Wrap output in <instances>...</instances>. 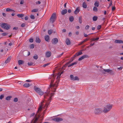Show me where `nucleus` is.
<instances>
[{
    "instance_id": "obj_1",
    "label": "nucleus",
    "mask_w": 123,
    "mask_h": 123,
    "mask_svg": "<svg viewBox=\"0 0 123 123\" xmlns=\"http://www.w3.org/2000/svg\"><path fill=\"white\" fill-rule=\"evenodd\" d=\"M42 109V106H40L37 111V113L36 115V116L37 115L38 117H36L34 119H33L31 121V123H42V121L43 118V116L44 114L45 110H44L43 113L41 114H40V113L39 114H38L40 111H41Z\"/></svg>"
},
{
    "instance_id": "obj_2",
    "label": "nucleus",
    "mask_w": 123,
    "mask_h": 123,
    "mask_svg": "<svg viewBox=\"0 0 123 123\" xmlns=\"http://www.w3.org/2000/svg\"><path fill=\"white\" fill-rule=\"evenodd\" d=\"M54 93L51 92L49 89H48L47 91L44 93V98L47 99V101L46 102L45 105L47 107L49 104L51 100H52V97L54 96Z\"/></svg>"
},
{
    "instance_id": "obj_3",
    "label": "nucleus",
    "mask_w": 123,
    "mask_h": 123,
    "mask_svg": "<svg viewBox=\"0 0 123 123\" xmlns=\"http://www.w3.org/2000/svg\"><path fill=\"white\" fill-rule=\"evenodd\" d=\"M54 77H53L52 79L51 80V81L50 83L49 86L50 88L51 89L53 88L55 90L53 91V92H55V90L56 88L55 87H57L58 86V83L56 82L54 84H53V83L54 81Z\"/></svg>"
},
{
    "instance_id": "obj_4",
    "label": "nucleus",
    "mask_w": 123,
    "mask_h": 123,
    "mask_svg": "<svg viewBox=\"0 0 123 123\" xmlns=\"http://www.w3.org/2000/svg\"><path fill=\"white\" fill-rule=\"evenodd\" d=\"M112 106V105H107L104 107L103 112L105 113L108 112L111 109Z\"/></svg>"
},
{
    "instance_id": "obj_5",
    "label": "nucleus",
    "mask_w": 123,
    "mask_h": 123,
    "mask_svg": "<svg viewBox=\"0 0 123 123\" xmlns=\"http://www.w3.org/2000/svg\"><path fill=\"white\" fill-rule=\"evenodd\" d=\"M95 114L96 115H99L103 112L102 109L100 108H96L94 111Z\"/></svg>"
},
{
    "instance_id": "obj_6",
    "label": "nucleus",
    "mask_w": 123,
    "mask_h": 123,
    "mask_svg": "<svg viewBox=\"0 0 123 123\" xmlns=\"http://www.w3.org/2000/svg\"><path fill=\"white\" fill-rule=\"evenodd\" d=\"M34 90L39 95L42 96L43 94V92L41 90L40 88L35 86L34 87Z\"/></svg>"
},
{
    "instance_id": "obj_7",
    "label": "nucleus",
    "mask_w": 123,
    "mask_h": 123,
    "mask_svg": "<svg viewBox=\"0 0 123 123\" xmlns=\"http://www.w3.org/2000/svg\"><path fill=\"white\" fill-rule=\"evenodd\" d=\"M2 28L6 30H8L10 27V25L6 23H2L1 25Z\"/></svg>"
},
{
    "instance_id": "obj_8",
    "label": "nucleus",
    "mask_w": 123,
    "mask_h": 123,
    "mask_svg": "<svg viewBox=\"0 0 123 123\" xmlns=\"http://www.w3.org/2000/svg\"><path fill=\"white\" fill-rule=\"evenodd\" d=\"M56 14L55 13H53L50 18V22H52L53 23L55 22L56 19Z\"/></svg>"
},
{
    "instance_id": "obj_9",
    "label": "nucleus",
    "mask_w": 123,
    "mask_h": 123,
    "mask_svg": "<svg viewBox=\"0 0 123 123\" xmlns=\"http://www.w3.org/2000/svg\"><path fill=\"white\" fill-rule=\"evenodd\" d=\"M70 79L71 80H79V78L77 76L74 77L73 75H71L70 76Z\"/></svg>"
},
{
    "instance_id": "obj_10",
    "label": "nucleus",
    "mask_w": 123,
    "mask_h": 123,
    "mask_svg": "<svg viewBox=\"0 0 123 123\" xmlns=\"http://www.w3.org/2000/svg\"><path fill=\"white\" fill-rule=\"evenodd\" d=\"M52 120L58 122L59 121H62L63 120L62 118L59 117H56L55 118H53L52 119Z\"/></svg>"
},
{
    "instance_id": "obj_11",
    "label": "nucleus",
    "mask_w": 123,
    "mask_h": 123,
    "mask_svg": "<svg viewBox=\"0 0 123 123\" xmlns=\"http://www.w3.org/2000/svg\"><path fill=\"white\" fill-rule=\"evenodd\" d=\"M58 41V40L57 38H54L52 40V43L53 44H55L57 43Z\"/></svg>"
},
{
    "instance_id": "obj_12",
    "label": "nucleus",
    "mask_w": 123,
    "mask_h": 123,
    "mask_svg": "<svg viewBox=\"0 0 123 123\" xmlns=\"http://www.w3.org/2000/svg\"><path fill=\"white\" fill-rule=\"evenodd\" d=\"M51 53L50 51L47 52L45 54V55L46 57H49L51 55Z\"/></svg>"
},
{
    "instance_id": "obj_13",
    "label": "nucleus",
    "mask_w": 123,
    "mask_h": 123,
    "mask_svg": "<svg viewBox=\"0 0 123 123\" xmlns=\"http://www.w3.org/2000/svg\"><path fill=\"white\" fill-rule=\"evenodd\" d=\"M88 56L87 55H83V56H81V57L80 58H79L78 59V60L79 61H81L85 58L87 57H88Z\"/></svg>"
},
{
    "instance_id": "obj_14",
    "label": "nucleus",
    "mask_w": 123,
    "mask_h": 123,
    "mask_svg": "<svg viewBox=\"0 0 123 123\" xmlns=\"http://www.w3.org/2000/svg\"><path fill=\"white\" fill-rule=\"evenodd\" d=\"M115 43H123V41L121 40H116L115 41Z\"/></svg>"
},
{
    "instance_id": "obj_15",
    "label": "nucleus",
    "mask_w": 123,
    "mask_h": 123,
    "mask_svg": "<svg viewBox=\"0 0 123 123\" xmlns=\"http://www.w3.org/2000/svg\"><path fill=\"white\" fill-rule=\"evenodd\" d=\"M35 41L36 43H40L41 42V40L39 37H37L36 38Z\"/></svg>"
},
{
    "instance_id": "obj_16",
    "label": "nucleus",
    "mask_w": 123,
    "mask_h": 123,
    "mask_svg": "<svg viewBox=\"0 0 123 123\" xmlns=\"http://www.w3.org/2000/svg\"><path fill=\"white\" fill-rule=\"evenodd\" d=\"M67 12V10L66 9H65L62 11L61 12V14L62 15H64L66 14Z\"/></svg>"
},
{
    "instance_id": "obj_17",
    "label": "nucleus",
    "mask_w": 123,
    "mask_h": 123,
    "mask_svg": "<svg viewBox=\"0 0 123 123\" xmlns=\"http://www.w3.org/2000/svg\"><path fill=\"white\" fill-rule=\"evenodd\" d=\"M66 43L67 45H69L71 44V42L68 38H67L66 41Z\"/></svg>"
},
{
    "instance_id": "obj_18",
    "label": "nucleus",
    "mask_w": 123,
    "mask_h": 123,
    "mask_svg": "<svg viewBox=\"0 0 123 123\" xmlns=\"http://www.w3.org/2000/svg\"><path fill=\"white\" fill-rule=\"evenodd\" d=\"M45 40L48 42H49V36L48 35H46L45 37Z\"/></svg>"
},
{
    "instance_id": "obj_19",
    "label": "nucleus",
    "mask_w": 123,
    "mask_h": 123,
    "mask_svg": "<svg viewBox=\"0 0 123 123\" xmlns=\"http://www.w3.org/2000/svg\"><path fill=\"white\" fill-rule=\"evenodd\" d=\"M80 10L78 7L77 8L74 12V13L76 14H78L80 12Z\"/></svg>"
},
{
    "instance_id": "obj_20",
    "label": "nucleus",
    "mask_w": 123,
    "mask_h": 123,
    "mask_svg": "<svg viewBox=\"0 0 123 123\" xmlns=\"http://www.w3.org/2000/svg\"><path fill=\"white\" fill-rule=\"evenodd\" d=\"M24 63V61L22 60H19L18 61V64L19 65L23 64Z\"/></svg>"
},
{
    "instance_id": "obj_21",
    "label": "nucleus",
    "mask_w": 123,
    "mask_h": 123,
    "mask_svg": "<svg viewBox=\"0 0 123 123\" xmlns=\"http://www.w3.org/2000/svg\"><path fill=\"white\" fill-rule=\"evenodd\" d=\"M23 86L25 87H28L30 86V85L28 83H26L23 85Z\"/></svg>"
},
{
    "instance_id": "obj_22",
    "label": "nucleus",
    "mask_w": 123,
    "mask_h": 123,
    "mask_svg": "<svg viewBox=\"0 0 123 123\" xmlns=\"http://www.w3.org/2000/svg\"><path fill=\"white\" fill-rule=\"evenodd\" d=\"M11 60V58L10 57H8V58L5 61V63H7L9 62Z\"/></svg>"
},
{
    "instance_id": "obj_23",
    "label": "nucleus",
    "mask_w": 123,
    "mask_h": 123,
    "mask_svg": "<svg viewBox=\"0 0 123 123\" xmlns=\"http://www.w3.org/2000/svg\"><path fill=\"white\" fill-rule=\"evenodd\" d=\"M103 71H104V72H102V73H104V74H105V72H107L108 73H109V71H110V69H103Z\"/></svg>"
},
{
    "instance_id": "obj_24",
    "label": "nucleus",
    "mask_w": 123,
    "mask_h": 123,
    "mask_svg": "<svg viewBox=\"0 0 123 123\" xmlns=\"http://www.w3.org/2000/svg\"><path fill=\"white\" fill-rule=\"evenodd\" d=\"M103 71H104V72H102V73H104V74H105V72H107L108 73H109V71H110V69H103Z\"/></svg>"
},
{
    "instance_id": "obj_25",
    "label": "nucleus",
    "mask_w": 123,
    "mask_h": 123,
    "mask_svg": "<svg viewBox=\"0 0 123 123\" xmlns=\"http://www.w3.org/2000/svg\"><path fill=\"white\" fill-rule=\"evenodd\" d=\"M99 5V3L97 1H96L94 3V5L97 7H98Z\"/></svg>"
},
{
    "instance_id": "obj_26",
    "label": "nucleus",
    "mask_w": 123,
    "mask_h": 123,
    "mask_svg": "<svg viewBox=\"0 0 123 123\" xmlns=\"http://www.w3.org/2000/svg\"><path fill=\"white\" fill-rule=\"evenodd\" d=\"M110 71L109 73L111 75H113L114 74V72L113 70L110 69Z\"/></svg>"
},
{
    "instance_id": "obj_27",
    "label": "nucleus",
    "mask_w": 123,
    "mask_h": 123,
    "mask_svg": "<svg viewBox=\"0 0 123 123\" xmlns=\"http://www.w3.org/2000/svg\"><path fill=\"white\" fill-rule=\"evenodd\" d=\"M79 21L80 23L81 24L82 22V19L81 16H80L79 18Z\"/></svg>"
},
{
    "instance_id": "obj_28",
    "label": "nucleus",
    "mask_w": 123,
    "mask_h": 123,
    "mask_svg": "<svg viewBox=\"0 0 123 123\" xmlns=\"http://www.w3.org/2000/svg\"><path fill=\"white\" fill-rule=\"evenodd\" d=\"M82 53H83L81 52V51L77 53L76 54L77 56H78L82 55Z\"/></svg>"
},
{
    "instance_id": "obj_29",
    "label": "nucleus",
    "mask_w": 123,
    "mask_h": 123,
    "mask_svg": "<svg viewBox=\"0 0 123 123\" xmlns=\"http://www.w3.org/2000/svg\"><path fill=\"white\" fill-rule=\"evenodd\" d=\"M6 11L7 12H14V10L10 8H7L6 9Z\"/></svg>"
},
{
    "instance_id": "obj_30",
    "label": "nucleus",
    "mask_w": 123,
    "mask_h": 123,
    "mask_svg": "<svg viewBox=\"0 0 123 123\" xmlns=\"http://www.w3.org/2000/svg\"><path fill=\"white\" fill-rule=\"evenodd\" d=\"M98 19V17L96 16H94L93 17V20L94 21H96Z\"/></svg>"
},
{
    "instance_id": "obj_31",
    "label": "nucleus",
    "mask_w": 123,
    "mask_h": 123,
    "mask_svg": "<svg viewBox=\"0 0 123 123\" xmlns=\"http://www.w3.org/2000/svg\"><path fill=\"white\" fill-rule=\"evenodd\" d=\"M12 98V97L11 96H8L6 98V99L7 100H10Z\"/></svg>"
},
{
    "instance_id": "obj_32",
    "label": "nucleus",
    "mask_w": 123,
    "mask_h": 123,
    "mask_svg": "<svg viewBox=\"0 0 123 123\" xmlns=\"http://www.w3.org/2000/svg\"><path fill=\"white\" fill-rule=\"evenodd\" d=\"M69 20L71 22H73L74 20V18L73 16H71L69 18Z\"/></svg>"
},
{
    "instance_id": "obj_33",
    "label": "nucleus",
    "mask_w": 123,
    "mask_h": 123,
    "mask_svg": "<svg viewBox=\"0 0 123 123\" xmlns=\"http://www.w3.org/2000/svg\"><path fill=\"white\" fill-rule=\"evenodd\" d=\"M83 7L84 8H86L87 5L86 3L85 2H84L83 4Z\"/></svg>"
},
{
    "instance_id": "obj_34",
    "label": "nucleus",
    "mask_w": 123,
    "mask_h": 123,
    "mask_svg": "<svg viewBox=\"0 0 123 123\" xmlns=\"http://www.w3.org/2000/svg\"><path fill=\"white\" fill-rule=\"evenodd\" d=\"M53 32V31L51 29H50L48 31V33L49 35H50Z\"/></svg>"
},
{
    "instance_id": "obj_35",
    "label": "nucleus",
    "mask_w": 123,
    "mask_h": 123,
    "mask_svg": "<svg viewBox=\"0 0 123 123\" xmlns=\"http://www.w3.org/2000/svg\"><path fill=\"white\" fill-rule=\"evenodd\" d=\"M38 9H34L32 10L31 12H36L38 11Z\"/></svg>"
},
{
    "instance_id": "obj_36",
    "label": "nucleus",
    "mask_w": 123,
    "mask_h": 123,
    "mask_svg": "<svg viewBox=\"0 0 123 123\" xmlns=\"http://www.w3.org/2000/svg\"><path fill=\"white\" fill-rule=\"evenodd\" d=\"M38 58V56L36 55L35 54L34 55V56H33V58L34 59L37 60V59Z\"/></svg>"
},
{
    "instance_id": "obj_37",
    "label": "nucleus",
    "mask_w": 123,
    "mask_h": 123,
    "mask_svg": "<svg viewBox=\"0 0 123 123\" xmlns=\"http://www.w3.org/2000/svg\"><path fill=\"white\" fill-rule=\"evenodd\" d=\"M93 10L94 12H97L98 10L97 8L96 7L94 6L93 8Z\"/></svg>"
},
{
    "instance_id": "obj_38",
    "label": "nucleus",
    "mask_w": 123,
    "mask_h": 123,
    "mask_svg": "<svg viewBox=\"0 0 123 123\" xmlns=\"http://www.w3.org/2000/svg\"><path fill=\"white\" fill-rule=\"evenodd\" d=\"M24 15L23 14H18L17 15V16L19 17H22L24 16Z\"/></svg>"
},
{
    "instance_id": "obj_39",
    "label": "nucleus",
    "mask_w": 123,
    "mask_h": 123,
    "mask_svg": "<svg viewBox=\"0 0 123 123\" xmlns=\"http://www.w3.org/2000/svg\"><path fill=\"white\" fill-rule=\"evenodd\" d=\"M34 64L32 62H29L28 63V64L29 66H31Z\"/></svg>"
},
{
    "instance_id": "obj_40",
    "label": "nucleus",
    "mask_w": 123,
    "mask_h": 123,
    "mask_svg": "<svg viewBox=\"0 0 123 123\" xmlns=\"http://www.w3.org/2000/svg\"><path fill=\"white\" fill-rule=\"evenodd\" d=\"M34 47V44H32L30 45V48H33Z\"/></svg>"
},
{
    "instance_id": "obj_41",
    "label": "nucleus",
    "mask_w": 123,
    "mask_h": 123,
    "mask_svg": "<svg viewBox=\"0 0 123 123\" xmlns=\"http://www.w3.org/2000/svg\"><path fill=\"white\" fill-rule=\"evenodd\" d=\"M4 94H1L0 96V99L2 100L3 98H4Z\"/></svg>"
},
{
    "instance_id": "obj_42",
    "label": "nucleus",
    "mask_w": 123,
    "mask_h": 123,
    "mask_svg": "<svg viewBox=\"0 0 123 123\" xmlns=\"http://www.w3.org/2000/svg\"><path fill=\"white\" fill-rule=\"evenodd\" d=\"M30 18H31L32 19H34L35 18V17L34 15H31L30 16Z\"/></svg>"
},
{
    "instance_id": "obj_43",
    "label": "nucleus",
    "mask_w": 123,
    "mask_h": 123,
    "mask_svg": "<svg viewBox=\"0 0 123 123\" xmlns=\"http://www.w3.org/2000/svg\"><path fill=\"white\" fill-rule=\"evenodd\" d=\"M18 101V99L17 98H14L13 100L15 102H17Z\"/></svg>"
},
{
    "instance_id": "obj_44",
    "label": "nucleus",
    "mask_w": 123,
    "mask_h": 123,
    "mask_svg": "<svg viewBox=\"0 0 123 123\" xmlns=\"http://www.w3.org/2000/svg\"><path fill=\"white\" fill-rule=\"evenodd\" d=\"M63 53H64V52H63L61 54H60V55H58L57 57V58H59L60 57L63 55Z\"/></svg>"
},
{
    "instance_id": "obj_45",
    "label": "nucleus",
    "mask_w": 123,
    "mask_h": 123,
    "mask_svg": "<svg viewBox=\"0 0 123 123\" xmlns=\"http://www.w3.org/2000/svg\"><path fill=\"white\" fill-rule=\"evenodd\" d=\"M90 39V38H89L88 39H86L84 40L82 42V43H83L87 41L88 40V39Z\"/></svg>"
},
{
    "instance_id": "obj_46",
    "label": "nucleus",
    "mask_w": 123,
    "mask_h": 123,
    "mask_svg": "<svg viewBox=\"0 0 123 123\" xmlns=\"http://www.w3.org/2000/svg\"><path fill=\"white\" fill-rule=\"evenodd\" d=\"M74 60V59H72L70 60L68 62V64H69L70 63H71V62H72L73 60Z\"/></svg>"
},
{
    "instance_id": "obj_47",
    "label": "nucleus",
    "mask_w": 123,
    "mask_h": 123,
    "mask_svg": "<svg viewBox=\"0 0 123 123\" xmlns=\"http://www.w3.org/2000/svg\"><path fill=\"white\" fill-rule=\"evenodd\" d=\"M29 42L31 43H32V42H33V39L32 38H31L30 39H29Z\"/></svg>"
},
{
    "instance_id": "obj_48",
    "label": "nucleus",
    "mask_w": 123,
    "mask_h": 123,
    "mask_svg": "<svg viewBox=\"0 0 123 123\" xmlns=\"http://www.w3.org/2000/svg\"><path fill=\"white\" fill-rule=\"evenodd\" d=\"M101 27V25H98V26L97 27V29L98 30H99Z\"/></svg>"
},
{
    "instance_id": "obj_49",
    "label": "nucleus",
    "mask_w": 123,
    "mask_h": 123,
    "mask_svg": "<svg viewBox=\"0 0 123 123\" xmlns=\"http://www.w3.org/2000/svg\"><path fill=\"white\" fill-rule=\"evenodd\" d=\"M99 39V37H98L96 38H93V41H95L96 40H98V39Z\"/></svg>"
},
{
    "instance_id": "obj_50",
    "label": "nucleus",
    "mask_w": 123,
    "mask_h": 123,
    "mask_svg": "<svg viewBox=\"0 0 123 123\" xmlns=\"http://www.w3.org/2000/svg\"><path fill=\"white\" fill-rule=\"evenodd\" d=\"M50 64V63H48L46 64H44L43 65V67H45L47 66H48L49 64Z\"/></svg>"
},
{
    "instance_id": "obj_51",
    "label": "nucleus",
    "mask_w": 123,
    "mask_h": 123,
    "mask_svg": "<svg viewBox=\"0 0 123 123\" xmlns=\"http://www.w3.org/2000/svg\"><path fill=\"white\" fill-rule=\"evenodd\" d=\"M69 64L68 63V62L66 64H65L62 67V68H63V67H67V66L68 64Z\"/></svg>"
},
{
    "instance_id": "obj_52",
    "label": "nucleus",
    "mask_w": 123,
    "mask_h": 123,
    "mask_svg": "<svg viewBox=\"0 0 123 123\" xmlns=\"http://www.w3.org/2000/svg\"><path fill=\"white\" fill-rule=\"evenodd\" d=\"M78 63L77 62H74L73 63H71L72 65H74L77 64Z\"/></svg>"
},
{
    "instance_id": "obj_53",
    "label": "nucleus",
    "mask_w": 123,
    "mask_h": 123,
    "mask_svg": "<svg viewBox=\"0 0 123 123\" xmlns=\"http://www.w3.org/2000/svg\"><path fill=\"white\" fill-rule=\"evenodd\" d=\"M89 27V26L88 25H86L85 27V29L87 30L88 29Z\"/></svg>"
},
{
    "instance_id": "obj_54",
    "label": "nucleus",
    "mask_w": 123,
    "mask_h": 123,
    "mask_svg": "<svg viewBox=\"0 0 123 123\" xmlns=\"http://www.w3.org/2000/svg\"><path fill=\"white\" fill-rule=\"evenodd\" d=\"M41 2L40 1H38L36 2V4H40Z\"/></svg>"
},
{
    "instance_id": "obj_55",
    "label": "nucleus",
    "mask_w": 123,
    "mask_h": 123,
    "mask_svg": "<svg viewBox=\"0 0 123 123\" xmlns=\"http://www.w3.org/2000/svg\"><path fill=\"white\" fill-rule=\"evenodd\" d=\"M25 23H23L21 25V26L22 27H24L25 26Z\"/></svg>"
},
{
    "instance_id": "obj_56",
    "label": "nucleus",
    "mask_w": 123,
    "mask_h": 123,
    "mask_svg": "<svg viewBox=\"0 0 123 123\" xmlns=\"http://www.w3.org/2000/svg\"><path fill=\"white\" fill-rule=\"evenodd\" d=\"M18 29V27H14L13 28V30H17Z\"/></svg>"
},
{
    "instance_id": "obj_57",
    "label": "nucleus",
    "mask_w": 123,
    "mask_h": 123,
    "mask_svg": "<svg viewBox=\"0 0 123 123\" xmlns=\"http://www.w3.org/2000/svg\"><path fill=\"white\" fill-rule=\"evenodd\" d=\"M115 9V6H113L112 8V11H114Z\"/></svg>"
},
{
    "instance_id": "obj_58",
    "label": "nucleus",
    "mask_w": 123,
    "mask_h": 123,
    "mask_svg": "<svg viewBox=\"0 0 123 123\" xmlns=\"http://www.w3.org/2000/svg\"><path fill=\"white\" fill-rule=\"evenodd\" d=\"M7 34H6V33H2V35L3 36H5Z\"/></svg>"
},
{
    "instance_id": "obj_59",
    "label": "nucleus",
    "mask_w": 123,
    "mask_h": 123,
    "mask_svg": "<svg viewBox=\"0 0 123 123\" xmlns=\"http://www.w3.org/2000/svg\"><path fill=\"white\" fill-rule=\"evenodd\" d=\"M123 68V67H120L119 68H117V69L119 70H121Z\"/></svg>"
},
{
    "instance_id": "obj_60",
    "label": "nucleus",
    "mask_w": 123,
    "mask_h": 123,
    "mask_svg": "<svg viewBox=\"0 0 123 123\" xmlns=\"http://www.w3.org/2000/svg\"><path fill=\"white\" fill-rule=\"evenodd\" d=\"M95 44L94 43H91L90 45V46H92L93 45H94Z\"/></svg>"
},
{
    "instance_id": "obj_61",
    "label": "nucleus",
    "mask_w": 123,
    "mask_h": 123,
    "mask_svg": "<svg viewBox=\"0 0 123 123\" xmlns=\"http://www.w3.org/2000/svg\"><path fill=\"white\" fill-rule=\"evenodd\" d=\"M28 17L27 16H26L25 17V19L26 20H27L28 19Z\"/></svg>"
},
{
    "instance_id": "obj_62",
    "label": "nucleus",
    "mask_w": 123,
    "mask_h": 123,
    "mask_svg": "<svg viewBox=\"0 0 123 123\" xmlns=\"http://www.w3.org/2000/svg\"><path fill=\"white\" fill-rule=\"evenodd\" d=\"M76 56V54H75V55H74L73 57H72L71 58L72 59H74V58Z\"/></svg>"
},
{
    "instance_id": "obj_63",
    "label": "nucleus",
    "mask_w": 123,
    "mask_h": 123,
    "mask_svg": "<svg viewBox=\"0 0 123 123\" xmlns=\"http://www.w3.org/2000/svg\"><path fill=\"white\" fill-rule=\"evenodd\" d=\"M24 3V1L23 0H22L20 1V4H22Z\"/></svg>"
},
{
    "instance_id": "obj_64",
    "label": "nucleus",
    "mask_w": 123,
    "mask_h": 123,
    "mask_svg": "<svg viewBox=\"0 0 123 123\" xmlns=\"http://www.w3.org/2000/svg\"><path fill=\"white\" fill-rule=\"evenodd\" d=\"M66 30L65 29H63L62 30V32H66Z\"/></svg>"
}]
</instances>
